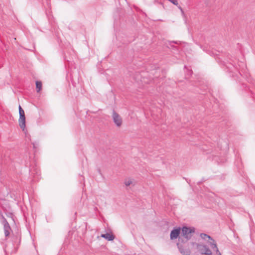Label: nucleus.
Segmentation results:
<instances>
[{
    "instance_id": "f257e3e1",
    "label": "nucleus",
    "mask_w": 255,
    "mask_h": 255,
    "mask_svg": "<svg viewBox=\"0 0 255 255\" xmlns=\"http://www.w3.org/2000/svg\"><path fill=\"white\" fill-rule=\"evenodd\" d=\"M195 231L194 228H188L187 227H183L182 229L180 227L176 228V239L178 238V242L180 240L181 236L184 238L186 240L185 242H187L191 239L192 234Z\"/></svg>"
},
{
    "instance_id": "f03ea898",
    "label": "nucleus",
    "mask_w": 255,
    "mask_h": 255,
    "mask_svg": "<svg viewBox=\"0 0 255 255\" xmlns=\"http://www.w3.org/2000/svg\"><path fill=\"white\" fill-rule=\"evenodd\" d=\"M183 244L179 242L176 244L180 253L183 255H190V251L189 249L188 243L187 242L182 241Z\"/></svg>"
},
{
    "instance_id": "7ed1b4c3",
    "label": "nucleus",
    "mask_w": 255,
    "mask_h": 255,
    "mask_svg": "<svg viewBox=\"0 0 255 255\" xmlns=\"http://www.w3.org/2000/svg\"><path fill=\"white\" fill-rule=\"evenodd\" d=\"M19 118L18 119V123L19 127L22 129L24 130L25 128V113L24 110L22 109L20 106L18 107Z\"/></svg>"
},
{
    "instance_id": "20e7f679",
    "label": "nucleus",
    "mask_w": 255,
    "mask_h": 255,
    "mask_svg": "<svg viewBox=\"0 0 255 255\" xmlns=\"http://www.w3.org/2000/svg\"><path fill=\"white\" fill-rule=\"evenodd\" d=\"M196 248L198 252L201 255H211L212 254L211 250L207 246L196 244Z\"/></svg>"
},
{
    "instance_id": "39448f33",
    "label": "nucleus",
    "mask_w": 255,
    "mask_h": 255,
    "mask_svg": "<svg viewBox=\"0 0 255 255\" xmlns=\"http://www.w3.org/2000/svg\"><path fill=\"white\" fill-rule=\"evenodd\" d=\"M112 118L115 125L118 127H121L123 123L122 117L117 113L114 111L112 115Z\"/></svg>"
},
{
    "instance_id": "423d86ee",
    "label": "nucleus",
    "mask_w": 255,
    "mask_h": 255,
    "mask_svg": "<svg viewBox=\"0 0 255 255\" xmlns=\"http://www.w3.org/2000/svg\"><path fill=\"white\" fill-rule=\"evenodd\" d=\"M101 237L104 238L108 241H113L115 239L114 236L111 233H107L106 234H102Z\"/></svg>"
},
{
    "instance_id": "0eeeda50",
    "label": "nucleus",
    "mask_w": 255,
    "mask_h": 255,
    "mask_svg": "<svg viewBox=\"0 0 255 255\" xmlns=\"http://www.w3.org/2000/svg\"><path fill=\"white\" fill-rule=\"evenodd\" d=\"M124 184L128 187L133 184V180L131 178H127L125 180Z\"/></svg>"
},
{
    "instance_id": "6e6552de",
    "label": "nucleus",
    "mask_w": 255,
    "mask_h": 255,
    "mask_svg": "<svg viewBox=\"0 0 255 255\" xmlns=\"http://www.w3.org/2000/svg\"><path fill=\"white\" fill-rule=\"evenodd\" d=\"M42 84L41 81H37L36 82V89L37 92L39 93L42 89Z\"/></svg>"
},
{
    "instance_id": "1a4fd4ad",
    "label": "nucleus",
    "mask_w": 255,
    "mask_h": 255,
    "mask_svg": "<svg viewBox=\"0 0 255 255\" xmlns=\"http://www.w3.org/2000/svg\"><path fill=\"white\" fill-rule=\"evenodd\" d=\"M210 245L212 249H215L216 255H221V253L220 252V251H219V250L217 248L216 244H215L214 243H210Z\"/></svg>"
},
{
    "instance_id": "9d476101",
    "label": "nucleus",
    "mask_w": 255,
    "mask_h": 255,
    "mask_svg": "<svg viewBox=\"0 0 255 255\" xmlns=\"http://www.w3.org/2000/svg\"><path fill=\"white\" fill-rule=\"evenodd\" d=\"M200 237H201V238H202L204 240H206L207 238L209 239H211V240H212L213 241V243H214V240L212 239V238L209 235L206 234H204V233H201L200 234Z\"/></svg>"
},
{
    "instance_id": "9b49d317",
    "label": "nucleus",
    "mask_w": 255,
    "mask_h": 255,
    "mask_svg": "<svg viewBox=\"0 0 255 255\" xmlns=\"http://www.w3.org/2000/svg\"><path fill=\"white\" fill-rule=\"evenodd\" d=\"M178 8L179 9V11H180L181 14L183 17L184 19L185 20L186 19V16H185V14H184L183 10L182 9V8L180 6H178Z\"/></svg>"
},
{
    "instance_id": "f8f14e48",
    "label": "nucleus",
    "mask_w": 255,
    "mask_h": 255,
    "mask_svg": "<svg viewBox=\"0 0 255 255\" xmlns=\"http://www.w3.org/2000/svg\"><path fill=\"white\" fill-rule=\"evenodd\" d=\"M170 237H171V238L172 239H174V238H175V229L174 230H173L171 233V235H170Z\"/></svg>"
},
{
    "instance_id": "ddd939ff",
    "label": "nucleus",
    "mask_w": 255,
    "mask_h": 255,
    "mask_svg": "<svg viewBox=\"0 0 255 255\" xmlns=\"http://www.w3.org/2000/svg\"><path fill=\"white\" fill-rule=\"evenodd\" d=\"M9 227H5V235L6 236H7L9 233L8 232Z\"/></svg>"
},
{
    "instance_id": "4468645a",
    "label": "nucleus",
    "mask_w": 255,
    "mask_h": 255,
    "mask_svg": "<svg viewBox=\"0 0 255 255\" xmlns=\"http://www.w3.org/2000/svg\"><path fill=\"white\" fill-rule=\"evenodd\" d=\"M192 71L191 70H188V74L189 75V76H191L192 75Z\"/></svg>"
},
{
    "instance_id": "2eb2a0df",
    "label": "nucleus",
    "mask_w": 255,
    "mask_h": 255,
    "mask_svg": "<svg viewBox=\"0 0 255 255\" xmlns=\"http://www.w3.org/2000/svg\"><path fill=\"white\" fill-rule=\"evenodd\" d=\"M177 4H178V3L176 2V5H177Z\"/></svg>"
}]
</instances>
